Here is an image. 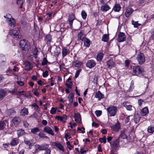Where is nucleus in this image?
I'll return each mask as SVG.
<instances>
[{
	"instance_id": "obj_1",
	"label": "nucleus",
	"mask_w": 154,
	"mask_h": 154,
	"mask_svg": "<svg viewBox=\"0 0 154 154\" xmlns=\"http://www.w3.org/2000/svg\"><path fill=\"white\" fill-rule=\"evenodd\" d=\"M20 46L23 51H28L30 48V43L27 41L22 40L20 41Z\"/></svg>"
},
{
	"instance_id": "obj_2",
	"label": "nucleus",
	"mask_w": 154,
	"mask_h": 154,
	"mask_svg": "<svg viewBox=\"0 0 154 154\" xmlns=\"http://www.w3.org/2000/svg\"><path fill=\"white\" fill-rule=\"evenodd\" d=\"M133 70L134 75L137 76L141 75L143 72V69L138 66L134 67Z\"/></svg>"
},
{
	"instance_id": "obj_3",
	"label": "nucleus",
	"mask_w": 154,
	"mask_h": 154,
	"mask_svg": "<svg viewBox=\"0 0 154 154\" xmlns=\"http://www.w3.org/2000/svg\"><path fill=\"white\" fill-rule=\"evenodd\" d=\"M136 59L140 64H142L145 61V58L143 54V53H140L138 54L136 57Z\"/></svg>"
},
{
	"instance_id": "obj_4",
	"label": "nucleus",
	"mask_w": 154,
	"mask_h": 154,
	"mask_svg": "<svg viewBox=\"0 0 154 154\" xmlns=\"http://www.w3.org/2000/svg\"><path fill=\"white\" fill-rule=\"evenodd\" d=\"M11 36L13 38H21V35L20 34V32L17 30H12L10 31Z\"/></svg>"
},
{
	"instance_id": "obj_5",
	"label": "nucleus",
	"mask_w": 154,
	"mask_h": 154,
	"mask_svg": "<svg viewBox=\"0 0 154 154\" xmlns=\"http://www.w3.org/2000/svg\"><path fill=\"white\" fill-rule=\"evenodd\" d=\"M117 109L115 106H111L107 108V110L110 116H114L115 115Z\"/></svg>"
},
{
	"instance_id": "obj_6",
	"label": "nucleus",
	"mask_w": 154,
	"mask_h": 154,
	"mask_svg": "<svg viewBox=\"0 0 154 154\" xmlns=\"http://www.w3.org/2000/svg\"><path fill=\"white\" fill-rule=\"evenodd\" d=\"M36 149H39L40 150H45L48 148L49 145L48 144H44L41 145H37L35 146Z\"/></svg>"
},
{
	"instance_id": "obj_7",
	"label": "nucleus",
	"mask_w": 154,
	"mask_h": 154,
	"mask_svg": "<svg viewBox=\"0 0 154 154\" xmlns=\"http://www.w3.org/2000/svg\"><path fill=\"white\" fill-rule=\"evenodd\" d=\"M118 41L119 42H123L126 40V36L124 33L120 32L118 35Z\"/></svg>"
},
{
	"instance_id": "obj_8",
	"label": "nucleus",
	"mask_w": 154,
	"mask_h": 154,
	"mask_svg": "<svg viewBox=\"0 0 154 154\" xmlns=\"http://www.w3.org/2000/svg\"><path fill=\"white\" fill-rule=\"evenodd\" d=\"M107 67L109 69H111L116 66L115 63L112 60H110L106 62Z\"/></svg>"
},
{
	"instance_id": "obj_9",
	"label": "nucleus",
	"mask_w": 154,
	"mask_h": 154,
	"mask_svg": "<svg viewBox=\"0 0 154 154\" xmlns=\"http://www.w3.org/2000/svg\"><path fill=\"white\" fill-rule=\"evenodd\" d=\"M95 65V62L93 60H90L88 61L86 63V66L87 67L90 68H91L94 67Z\"/></svg>"
},
{
	"instance_id": "obj_10",
	"label": "nucleus",
	"mask_w": 154,
	"mask_h": 154,
	"mask_svg": "<svg viewBox=\"0 0 154 154\" xmlns=\"http://www.w3.org/2000/svg\"><path fill=\"white\" fill-rule=\"evenodd\" d=\"M51 145L54 144V145L57 147L60 150L62 151H64V150L63 147L60 143L51 142Z\"/></svg>"
},
{
	"instance_id": "obj_11",
	"label": "nucleus",
	"mask_w": 154,
	"mask_h": 154,
	"mask_svg": "<svg viewBox=\"0 0 154 154\" xmlns=\"http://www.w3.org/2000/svg\"><path fill=\"white\" fill-rule=\"evenodd\" d=\"M119 140L118 139H116L113 142L112 144L111 145L112 148L114 149H116L119 146Z\"/></svg>"
},
{
	"instance_id": "obj_12",
	"label": "nucleus",
	"mask_w": 154,
	"mask_h": 154,
	"mask_svg": "<svg viewBox=\"0 0 154 154\" xmlns=\"http://www.w3.org/2000/svg\"><path fill=\"white\" fill-rule=\"evenodd\" d=\"M58 120H60L63 122H66L67 119V116L66 115L63 116H57L55 118Z\"/></svg>"
},
{
	"instance_id": "obj_13",
	"label": "nucleus",
	"mask_w": 154,
	"mask_h": 154,
	"mask_svg": "<svg viewBox=\"0 0 154 154\" xmlns=\"http://www.w3.org/2000/svg\"><path fill=\"white\" fill-rule=\"evenodd\" d=\"M133 11V10L131 8H129L127 9L125 13V16L126 17H129Z\"/></svg>"
},
{
	"instance_id": "obj_14",
	"label": "nucleus",
	"mask_w": 154,
	"mask_h": 154,
	"mask_svg": "<svg viewBox=\"0 0 154 154\" xmlns=\"http://www.w3.org/2000/svg\"><path fill=\"white\" fill-rule=\"evenodd\" d=\"M9 25L11 27H14L15 26L16 22L15 20L13 18H11L10 19L7 20Z\"/></svg>"
},
{
	"instance_id": "obj_15",
	"label": "nucleus",
	"mask_w": 154,
	"mask_h": 154,
	"mask_svg": "<svg viewBox=\"0 0 154 154\" xmlns=\"http://www.w3.org/2000/svg\"><path fill=\"white\" fill-rule=\"evenodd\" d=\"M75 18V17L73 14H71L69 15L68 18L69 22L70 27H71L72 26L73 21L74 20Z\"/></svg>"
},
{
	"instance_id": "obj_16",
	"label": "nucleus",
	"mask_w": 154,
	"mask_h": 154,
	"mask_svg": "<svg viewBox=\"0 0 154 154\" xmlns=\"http://www.w3.org/2000/svg\"><path fill=\"white\" fill-rule=\"evenodd\" d=\"M104 97V95L99 91L96 93L95 97L97 98L99 100H100L102 98H103Z\"/></svg>"
},
{
	"instance_id": "obj_17",
	"label": "nucleus",
	"mask_w": 154,
	"mask_h": 154,
	"mask_svg": "<svg viewBox=\"0 0 154 154\" xmlns=\"http://www.w3.org/2000/svg\"><path fill=\"white\" fill-rule=\"evenodd\" d=\"M121 8L120 5L119 4L116 3L114 6L112 8V10L115 12H119Z\"/></svg>"
},
{
	"instance_id": "obj_18",
	"label": "nucleus",
	"mask_w": 154,
	"mask_h": 154,
	"mask_svg": "<svg viewBox=\"0 0 154 154\" xmlns=\"http://www.w3.org/2000/svg\"><path fill=\"white\" fill-rule=\"evenodd\" d=\"M12 121L15 125H17L19 124L20 120L19 117H16L12 119Z\"/></svg>"
},
{
	"instance_id": "obj_19",
	"label": "nucleus",
	"mask_w": 154,
	"mask_h": 154,
	"mask_svg": "<svg viewBox=\"0 0 154 154\" xmlns=\"http://www.w3.org/2000/svg\"><path fill=\"white\" fill-rule=\"evenodd\" d=\"M149 113V110L147 107H145L141 109L140 112L141 115L142 116H146Z\"/></svg>"
},
{
	"instance_id": "obj_20",
	"label": "nucleus",
	"mask_w": 154,
	"mask_h": 154,
	"mask_svg": "<svg viewBox=\"0 0 154 154\" xmlns=\"http://www.w3.org/2000/svg\"><path fill=\"white\" fill-rule=\"evenodd\" d=\"M44 131L52 135H54V133L52 129L49 127H46L44 129Z\"/></svg>"
},
{
	"instance_id": "obj_21",
	"label": "nucleus",
	"mask_w": 154,
	"mask_h": 154,
	"mask_svg": "<svg viewBox=\"0 0 154 154\" xmlns=\"http://www.w3.org/2000/svg\"><path fill=\"white\" fill-rule=\"evenodd\" d=\"M45 41L48 45L50 44V42H51V36L50 34H48L45 36Z\"/></svg>"
},
{
	"instance_id": "obj_22",
	"label": "nucleus",
	"mask_w": 154,
	"mask_h": 154,
	"mask_svg": "<svg viewBox=\"0 0 154 154\" xmlns=\"http://www.w3.org/2000/svg\"><path fill=\"white\" fill-rule=\"evenodd\" d=\"M84 42V45L86 47H89L91 44V41L89 39L86 38L82 40Z\"/></svg>"
},
{
	"instance_id": "obj_23",
	"label": "nucleus",
	"mask_w": 154,
	"mask_h": 154,
	"mask_svg": "<svg viewBox=\"0 0 154 154\" xmlns=\"http://www.w3.org/2000/svg\"><path fill=\"white\" fill-rule=\"evenodd\" d=\"M75 121L77 123H80L81 120V116L79 113H75L74 114Z\"/></svg>"
},
{
	"instance_id": "obj_24",
	"label": "nucleus",
	"mask_w": 154,
	"mask_h": 154,
	"mask_svg": "<svg viewBox=\"0 0 154 154\" xmlns=\"http://www.w3.org/2000/svg\"><path fill=\"white\" fill-rule=\"evenodd\" d=\"M25 67L26 70L29 71L32 69L33 66L30 62H28L26 64Z\"/></svg>"
},
{
	"instance_id": "obj_25",
	"label": "nucleus",
	"mask_w": 154,
	"mask_h": 154,
	"mask_svg": "<svg viewBox=\"0 0 154 154\" xmlns=\"http://www.w3.org/2000/svg\"><path fill=\"white\" fill-rule=\"evenodd\" d=\"M110 8V7L108 5H105L101 6V10L102 11L106 12L108 11Z\"/></svg>"
},
{
	"instance_id": "obj_26",
	"label": "nucleus",
	"mask_w": 154,
	"mask_h": 154,
	"mask_svg": "<svg viewBox=\"0 0 154 154\" xmlns=\"http://www.w3.org/2000/svg\"><path fill=\"white\" fill-rule=\"evenodd\" d=\"M66 85L67 87L69 88H72V83L71 81V79L70 77L66 81Z\"/></svg>"
},
{
	"instance_id": "obj_27",
	"label": "nucleus",
	"mask_w": 154,
	"mask_h": 154,
	"mask_svg": "<svg viewBox=\"0 0 154 154\" xmlns=\"http://www.w3.org/2000/svg\"><path fill=\"white\" fill-rule=\"evenodd\" d=\"M120 126L119 123H117L112 126V128L114 131H117L120 129Z\"/></svg>"
},
{
	"instance_id": "obj_28",
	"label": "nucleus",
	"mask_w": 154,
	"mask_h": 154,
	"mask_svg": "<svg viewBox=\"0 0 154 154\" xmlns=\"http://www.w3.org/2000/svg\"><path fill=\"white\" fill-rule=\"evenodd\" d=\"M78 39L82 40H83L84 38H86L83 32L82 31H81L78 33Z\"/></svg>"
},
{
	"instance_id": "obj_29",
	"label": "nucleus",
	"mask_w": 154,
	"mask_h": 154,
	"mask_svg": "<svg viewBox=\"0 0 154 154\" xmlns=\"http://www.w3.org/2000/svg\"><path fill=\"white\" fill-rule=\"evenodd\" d=\"M17 132L18 136V137L22 136L24 135L25 133L24 130L22 129H20L17 130Z\"/></svg>"
},
{
	"instance_id": "obj_30",
	"label": "nucleus",
	"mask_w": 154,
	"mask_h": 154,
	"mask_svg": "<svg viewBox=\"0 0 154 154\" xmlns=\"http://www.w3.org/2000/svg\"><path fill=\"white\" fill-rule=\"evenodd\" d=\"M18 143V141L17 138H13L12 140L11 144L12 146H16Z\"/></svg>"
},
{
	"instance_id": "obj_31",
	"label": "nucleus",
	"mask_w": 154,
	"mask_h": 154,
	"mask_svg": "<svg viewBox=\"0 0 154 154\" xmlns=\"http://www.w3.org/2000/svg\"><path fill=\"white\" fill-rule=\"evenodd\" d=\"M60 53V49L59 48H56L54 52V56L57 58L58 55Z\"/></svg>"
},
{
	"instance_id": "obj_32",
	"label": "nucleus",
	"mask_w": 154,
	"mask_h": 154,
	"mask_svg": "<svg viewBox=\"0 0 154 154\" xmlns=\"http://www.w3.org/2000/svg\"><path fill=\"white\" fill-rule=\"evenodd\" d=\"M28 113V109L26 108H24L23 109L21 110L20 112L21 114L23 115H27Z\"/></svg>"
},
{
	"instance_id": "obj_33",
	"label": "nucleus",
	"mask_w": 154,
	"mask_h": 154,
	"mask_svg": "<svg viewBox=\"0 0 154 154\" xmlns=\"http://www.w3.org/2000/svg\"><path fill=\"white\" fill-rule=\"evenodd\" d=\"M69 51L68 50L65 48H63L62 51V57H64L68 54Z\"/></svg>"
},
{
	"instance_id": "obj_34",
	"label": "nucleus",
	"mask_w": 154,
	"mask_h": 154,
	"mask_svg": "<svg viewBox=\"0 0 154 154\" xmlns=\"http://www.w3.org/2000/svg\"><path fill=\"white\" fill-rule=\"evenodd\" d=\"M109 36L106 34H104L102 38V40L104 42H107L109 40Z\"/></svg>"
},
{
	"instance_id": "obj_35",
	"label": "nucleus",
	"mask_w": 154,
	"mask_h": 154,
	"mask_svg": "<svg viewBox=\"0 0 154 154\" xmlns=\"http://www.w3.org/2000/svg\"><path fill=\"white\" fill-rule=\"evenodd\" d=\"M148 132L150 133H152L154 132V126H150L147 128Z\"/></svg>"
},
{
	"instance_id": "obj_36",
	"label": "nucleus",
	"mask_w": 154,
	"mask_h": 154,
	"mask_svg": "<svg viewBox=\"0 0 154 154\" xmlns=\"http://www.w3.org/2000/svg\"><path fill=\"white\" fill-rule=\"evenodd\" d=\"M104 54L102 53H100L97 56V58L98 60L101 61L103 57Z\"/></svg>"
},
{
	"instance_id": "obj_37",
	"label": "nucleus",
	"mask_w": 154,
	"mask_h": 154,
	"mask_svg": "<svg viewBox=\"0 0 154 154\" xmlns=\"http://www.w3.org/2000/svg\"><path fill=\"white\" fill-rule=\"evenodd\" d=\"M6 91H0V100H2L5 95Z\"/></svg>"
},
{
	"instance_id": "obj_38",
	"label": "nucleus",
	"mask_w": 154,
	"mask_h": 154,
	"mask_svg": "<svg viewBox=\"0 0 154 154\" xmlns=\"http://www.w3.org/2000/svg\"><path fill=\"white\" fill-rule=\"evenodd\" d=\"M40 130L38 128H34L31 129V132L33 134H36Z\"/></svg>"
},
{
	"instance_id": "obj_39",
	"label": "nucleus",
	"mask_w": 154,
	"mask_h": 154,
	"mask_svg": "<svg viewBox=\"0 0 154 154\" xmlns=\"http://www.w3.org/2000/svg\"><path fill=\"white\" fill-rule=\"evenodd\" d=\"M134 88V82L132 81L131 82V85L129 88L127 90L128 92H130L132 91L133 89Z\"/></svg>"
},
{
	"instance_id": "obj_40",
	"label": "nucleus",
	"mask_w": 154,
	"mask_h": 154,
	"mask_svg": "<svg viewBox=\"0 0 154 154\" xmlns=\"http://www.w3.org/2000/svg\"><path fill=\"white\" fill-rule=\"evenodd\" d=\"M74 95L73 94H70L68 96V98L69 101L70 103H72L73 101V98Z\"/></svg>"
},
{
	"instance_id": "obj_41",
	"label": "nucleus",
	"mask_w": 154,
	"mask_h": 154,
	"mask_svg": "<svg viewBox=\"0 0 154 154\" xmlns=\"http://www.w3.org/2000/svg\"><path fill=\"white\" fill-rule=\"evenodd\" d=\"M75 63V66L76 67H79L80 66L82 65V63L81 62L78 61L76 60L74 62Z\"/></svg>"
},
{
	"instance_id": "obj_42",
	"label": "nucleus",
	"mask_w": 154,
	"mask_h": 154,
	"mask_svg": "<svg viewBox=\"0 0 154 154\" xmlns=\"http://www.w3.org/2000/svg\"><path fill=\"white\" fill-rule=\"evenodd\" d=\"M132 24L134 25V27L137 28L138 26L140 25V24L137 21H134L133 20L132 21Z\"/></svg>"
},
{
	"instance_id": "obj_43",
	"label": "nucleus",
	"mask_w": 154,
	"mask_h": 154,
	"mask_svg": "<svg viewBox=\"0 0 154 154\" xmlns=\"http://www.w3.org/2000/svg\"><path fill=\"white\" fill-rule=\"evenodd\" d=\"M6 125V124L4 121L0 122V129L2 130L4 129Z\"/></svg>"
},
{
	"instance_id": "obj_44",
	"label": "nucleus",
	"mask_w": 154,
	"mask_h": 154,
	"mask_svg": "<svg viewBox=\"0 0 154 154\" xmlns=\"http://www.w3.org/2000/svg\"><path fill=\"white\" fill-rule=\"evenodd\" d=\"M126 109L128 110L131 111L133 109V108H134V107H132L131 105H126L125 106Z\"/></svg>"
},
{
	"instance_id": "obj_45",
	"label": "nucleus",
	"mask_w": 154,
	"mask_h": 154,
	"mask_svg": "<svg viewBox=\"0 0 154 154\" xmlns=\"http://www.w3.org/2000/svg\"><path fill=\"white\" fill-rule=\"evenodd\" d=\"M24 1L25 0H17V4L18 5L19 4L20 5V8H22V5L23 4Z\"/></svg>"
},
{
	"instance_id": "obj_46",
	"label": "nucleus",
	"mask_w": 154,
	"mask_h": 154,
	"mask_svg": "<svg viewBox=\"0 0 154 154\" xmlns=\"http://www.w3.org/2000/svg\"><path fill=\"white\" fill-rule=\"evenodd\" d=\"M38 136L41 138H48V136H46L45 134L41 132L39 133L38 134Z\"/></svg>"
},
{
	"instance_id": "obj_47",
	"label": "nucleus",
	"mask_w": 154,
	"mask_h": 154,
	"mask_svg": "<svg viewBox=\"0 0 154 154\" xmlns=\"http://www.w3.org/2000/svg\"><path fill=\"white\" fill-rule=\"evenodd\" d=\"M140 117L138 115H136L135 116L134 118V121L136 123H138L140 121Z\"/></svg>"
},
{
	"instance_id": "obj_48",
	"label": "nucleus",
	"mask_w": 154,
	"mask_h": 154,
	"mask_svg": "<svg viewBox=\"0 0 154 154\" xmlns=\"http://www.w3.org/2000/svg\"><path fill=\"white\" fill-rule=\"evenodd\" d=\"M120 137L124 139H127V136L125 134V133L123 132H122L121 133L120 135Z\"/></svg>"
},
{
	"instance_id": "obj_49",
	"label": "nucleus",
	"mask_w": 154,
	"mask_h": 154,
	"mask_svg": "<svg viewBox=\"0 0 154 154\" xmlns=\"http://www.w3.org/2000/svg\"><path fill=\"white\" fill-rule=\"evenodd\" d=\"M48 61L46 58L44 57L43 58L42 62L41 63L42 65H45L47 64Z\"/></svg>"
},
{
	"instance_id": "obj_50",
	"label": "nucleus",
	"mask_w": 154,
	"mask_h": 154,
	"mask_svg": "<svg viewBox=\"0 0 154 154\" xmlns=\"http://www.w3.org/2000/svg\"><path fill=\"white\" fill-rule=\"evenodd\" d=\"M25 94V92L24 91H18V92H16V95H23Z\"/></svg>"
},
{
	"instance_id": "obj_51",
	"label": "nucleus",
	"mask_w": 154,
	"mask_h": 154,
	"mask_svg": "<svg viewBox=\"0 0 154 154\" xmlns=\"http://www.w3.org/2000/svg\"><path fill=\"white\" fill-rule=\"evenodd\" d=\"M81 15L83 19H85L87 17V14L85 11H82L81 13Z\"/></svg>"
},
{
	"instance_id": "obj_52",
	"label": "nucleus",
	"mask_w": 154,
	"mask_h": 154,
	"mask_svg": "<svg viewBox=\"0 0 154 154\" xmlns=\"http://www.w3.org/2000/svg\"><path fill=\"white\" fill-rule=\"evenodd\" d=\"M56 109L55 108L52 107L50 111V113L52 114H54L56 113Z\"/></svg>"
},
{
	"instance_id": "obj_53",
	"label": "nucleus",
	"mask_w": 154,
	"mask_h": 154,
	"mask_svg": "<svg viewBox=\"0 0 154 154\" xmlns=\"http://www.w3.org/2000/svg\"><path fill=\"white\" fill-rule=\"evenodd\" d=\"M4 17L5 18L7 19V20H9V19H10L11 18H12V17L11 16V14H7L6 16H4Z\"/></svg>"
},
{
	"instance_id": "obj_54",
	"label": "nucleus",
	"mask_w": 154,
	"mask_h": 154,
	"mask_svg": "<svg viewBox=\"0 0 154 154\" xmlns=\"http://www.w3.org/2000/svg\"><path fill=\"white\" fill-rule=\"evenodd\" d=\"M100 142L101 143H105L106 142V139L105 138H100L99 139Z\"/></svg>"
},
{
	"instance_id": "obj_55",
	"label": "nucleus",
	"mask_w": 154,
	"mask_h": 154,
	"mask_svg": "<svg viewBox=\"0 0 154 154\" xmlns=\"http://www.w3.org/2000/svg\"><path fill=\"white\" fill-rule=\"evenodd\" d=\"M66 145L67 146L68 148L70 150L71 149V148L73 147V146L70 145V142L69 141H67L66 142Z\"/></svg>"
},
{
	"instance_id": "obj_56",
	"label": "nucleus",
	"mask_w": 154,
	"mask_h": 154,
	"mask_svg": "<svg viewBox=\"0 0 154 154\" xmlns=\"http://www.w3.org/2000/svg\"><path fill=\"white\" fill-rule=\"evenodd\" d=\"M81 71V69H79L76 71L75 76V78H77L78 77Z\"/></svg>"
},
{
	"instance_id": "obj_57",
	"label": "nucleus",
	"mask_w": 154,
	"mask_h": 154,
	"mask_svg": "<svg viewBox=\"0 0 154 154\" xmlns=\"http://www.w3.org/2000/svg\"><path fill=\"white\" fill-rule=\"evenodd\" d=\"M17 89H16L15 88H14L11 91H9V92L11 93L12 94H16V92H17Z\"/></svg>"
},
{
	"instance_id": "obj_58",
	"label": "nucleus",
	"mask_w": 154,
	"mask_h": 154,
	"mask_svg": "<svg viewBox=\"0 0 154 154\" xmlns=\"http://www.w3.org/2000/svg\"><path fill=\"white\" fill-rule=\"evenodd\" d=\"M102 112L100 110H97L95 112V113L97 116H100Z\"/></svg>"
},
{
	"instance_id": "obj_59",
	"label": "nucleus",
	"mask_w": 154,
	"mask_h": 154,
	"mask_svg": "<svg viewBox=\"0 0 154 154\" xmlns=\"http://www.w3.org/2000/svg\"><path fill=\"white\" fill-rule=\"evenodd\" d=\"M31 106L35 108V109H37L38 108V106L36 103H34L31 105Z\"/></svg>"
},
{
	"instance_id": "obj_60",
	"label": "nucleus",
	"mask_w": 154,
	"mask_h": 154,
	"mask_svg": "<svg viewBox=\"0 0 154 154\" xmlns=\"http://www.w3.org/2000/svg\"><path fill=\"white\" fill-rule=\"evenodd\" d=\"M17 83L19 85L21 86L23 85L24 84V83L23 82L21 81H17Z\"/></svg>"
},
{
	"instance_id": "obj_61",
	"label": "nucleus",
	"mask_w": 154,
	"mask_h": 154,
	"mask_svg": "<svg viewBox=\"0 0 154 154\" xmlns=\"http://www.w3.org/2000/svg\"><path fill=\"white\" fill-rule=\"evenodd\" d=\"M48 72L46 70L45 72H43V76L44 77H45L48 75Z\"/></svg>"
},
{
	"instance_id": "obj_62",
	"label": "nucleus",
	"mask_w": 154,
	"mask_h": 154,
	"mask_svg": "<svg viewBox=\"0 0 154 154\" xmlns=\"http://www.w3.org/2000/svg\"><path fill=\"white\" fill-rule=\"evenodd\" d=\"M51 150L50 149H47L45 152L44 154H50Z\"/></svg>"
},
{
	"instance_id": "obj_63",
	"label": "nucleus",
	"mask_w": 154,
	"mask_h": 154,
	"mask_svg": "<svg viewBox=\"0 0 154 154\" xmlns=\"http://www.w3.org/2000/svg\"><path fill=\"white\" fill-rule=\"evenodd\" d=\"M143 102V100L141 99H140L138 100V103L139 106H141L142 104V103Z\"/></svg>"
},
{
	"instance_id": "obj_64",
	"label": "nucleus",
	"mask_w": 154,
	"mask_h": 154,
	"mask_svg": "<svg viewBox=\"0 0 154 154\" xmlns=\"http://www.w3.org/2000/svg\"><path fill=\"white\" fill-rule=\"evenodd\" d=\"M23 124L26 127H27L29 126L28 123L26 121H24L23 122Z\"/></svg>"
}]
</instances>
